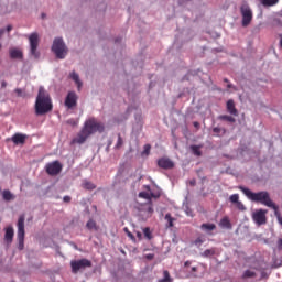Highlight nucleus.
Listing matches in <instances>:
<instances>
[{"label":"nucleus","instance_id":"obj_35","mask_svg":"<svg viewBox=\"0 0 282 282\" xmlns=\"http://www.w3.org/2000/svg\"><path fill=\"white\" fill-rule=\"evenodd\" d=\"M124 142L122 141V137L120 134H118V140H117V144H116V149H120V147H122Z\"/></svg>","mask_w":282,"mask_h":282},{"label":"nucleus","instance_id":"obj_26","mask_svg":"<svg viewBox=\"0 0 282 282\" xmlns=\"http://www.w3.org/2000/svg\"><path fill=\"white\" fill-rule=\"evenodd\" d=\"M261 3L265 8H270L272 6H276V3H279V0H262Z\"/></svg>","mask_w":282,"mask_h":282},{"label":"nucleus","instance_id":"obj_9","mask_svg":"<svg viewBox=\"0 0 282 282\" xmlns=\"http://www.w3.org/2000/svg\"><path fill=\"white\" fill-rule=\"evenodd\" d=\"M240 14L242 17V28H248L252 23V9H250V6L242 4L240 7Z\"/></svg>","mask_w":282,"mask_h":282},{"label":"nucleus","instance_id":"obj_18","mask_svg":"<svg viewBox=\"0 0 282 282\" xmlns=\"http://www.w3.org/2000/svg\"><path fill=\"white\" fill-rule=\"evenodd\" d=\"M69 78L74 80L75 85H77V88L80 90V87H83V82H80L78 74L76 72H72Z\"/></svg>","mask_w":282,"mask_h":282},{"label":"nucleus","instance_id":"obj_34","mask_svg":"<svg viewBox=\"0 0 282 282\" xmlns=\"http://www.w3.org/2000/svg\"><path fill=\"white\" fill-rule=\"evenodd\" d=\"M170 281H171V274L169 273V271H164L162 282H170Z\"/></svg>","mask_w":282,"mask_h":282},{"label":"nucleus","instance_id":"obj_47","mask_svg":"<svg viewBox=\"0 0 282 282\" xmlns=\"http://www.w3.org/2000/svg\"><path fill=\"white\" fill-rule=\"evenodd\" d=\"M7 32H12V25H11V24H9V25L7 26Z\"/></svg>","mask_w":282,"mask_h":282},{"label":"nucleus","instance_id":"obj_44","mask_svg":"<svg viewBox=\"0 0 282 282\" xmlns=\"http://www.w3.org/2000/svg\"><path fill=\"white\" fill-rule=\"evenodd\" d=\"M213 131H214V133H221V129H220V128H217V127L214 128Z\"/></svg>","mask_w":282,"mask_h":282},{"label":"nucleus","instance_id":"obj_8","mask_svg":"<svg viewBox=\"0 0 282 282\" xmlns=\"http://www.w3.org/2000/svg\"><path fill=\"white\" fill-rule=\"evenodd\" d=\"M143 188H145V191L148 192H140L139 197L140 199H147L149 204H151L152 202L151 199H160V197L162 196V193L160 192V189H158L156 192H153L150 185H144Z\"/></svg>","mask_w":282,"mask_h":282},{"label":"nucleus","instance_id":"obj_39","mask_svg":"<svg viewBox=\"0 0 282 282\" xmlns=\"http://www.w3.org/2000/svg\"><path fill=\"white\" fill-rule=\"evenodd\" d=\"M202 243H204V239H202V238H197V239L194 241V246H202Z\"/></svg>","mask_w":282,"mask_h":282},{"label":"nucleus","instance_id":"obj_43","mask_svg":"<svg viewBox=\"0 0 282 282\" xmlns=\"http://www.w3.org/2000/svg\"><path fill=\"white\" fill-rule=\"evenodd\" d=\"M278 250H282V238L278 240Z\"/></svg>","mask_w":282,"mask_h":282},{"label":"nucleus","instance_id":"obj_36","mask_svg":"<svg viewBox=\"0 0 282 282\" xmlns=\"http://www.w3.org/2000/svg\"><path fill=\"white\" fill-rule=\"evenodd\" d=\"M236 206H237L238 210H246V205H243V203H241L240 200H238V203H236Z\"/></svg>","mask_w":282,"mask_h":282},{"label":"nucleus","instance_id":"obj_38","mask_svg":"<svg viewBox=\"0 0 282 282\" xmlns=\"http://www.w3.org/2000/svg\"><path fill=\"white\" fill-rule=\"evenodd\" d=\"M67 124H72V127H76L78 124V121H76L74 119H69V120H67Z\"/></svg>","mask_w":282,"mask_h":282},{"label":"nucleus","instance_id":"obj_10","mask_svg":"<svg viewBox=\"0 0 282 282\" xmlns=\"http://www.w3.org/2000/svg\"><path fill=\"white\" fill-rule=\"evenodd\" d=\"M45 171L47 175H51L52 177H54L61 174V171H63V164H61L58 161H53L46 164Z\"/></svg>","mask_w":282,"mask_h":282},{"label":"nucleus","instance_id":"obj_23","mask_svg":"<svg viewBox=\"0 0 282 282\" xmlns=\"http://www.w3.org/2000/svg\"><path fill=\"white\" fill-rule=\"evenodd\" d=\"M86 228L88 230H98V225H96V221L94 219H89L86 224Z\"/></svg>","mask_w":282,"mask_h":282},{"label":"nucleus","instance_id":"obj_21","mask_svg":"<svg viewBox=\"0 0 282 282\" xmlns=\"http://www.w3.org/2000/svg\"><path fill=\"white\" fill-rule=\"evenodd\" d=\"M202 230H206L207 232H210L217 228L215 224H203L200 226Z\"/></svg>","mask_w":282,"mask_h":282},{"label":"nucleus","instance_id":"obj_19","mask_svg":"<svg viewBox=\"0 0 282 282\" xmlns=\"http://www.w3.org/2000/svg\"><path fill=\"white\" fill-rule=\"evenodd\" d=\"M219 226L220 228H227V230H230V228H232V224H230V219L228 217L221 218Z\"/></svg>","mask_w":282,"mask_h":282},{"label":"nucleus","instance_id":"obj_48","mask_svg":"<svg viewBox=\"0 0 282 282\" xmlns=\"http://www.w3.org/2000/svg\"><path fill=\"white\" fill-rule=\"evenodd\" d=\"M15 94H18V96H21V88H17Z\"/></svg>","mask_w":282,"mask_h":282},{"label":"nucleus","instance_id":"obj_3","mask_svg":"<svg viewBox=\"0 0 282 282\" xmlns=\"http://www.w3.org/2000/svg\"><path fill=\"white\" fill-rule=\"evenodd\" d=\"M239 191L250 199V202H256V204H262V206H267L268 208H275L276 204L270 197V193L267 191L253 193L248 187L240 186Z\"/></svg>","mask_w":282,"mask_h":282},{"label":"nucleus","instance_id":"obj_15","mask_svg":"<svg viewBox=\"0 0 282 282\" xmlns=\"http://www.w3.org/2000/svg\"><path fill=\"white\" fill-rule=\"evenodd\" d=\"M227 111H228V113H230V116H239V111L235 107V100L229 99L227 101Z\"/></svg>","mask_w":282,"mask_h":282},{"label":"nucleus","instance_id":"obj_32","mask_svg":"<svg viewBox=\"0 0 282 282\" xmlns=\"http://www.w3.org/2000/svg\"><path fill=\"white\" fill-rule=\"evenodd\" d=\"M151 153V144H145L142 155H149Z\"/></svg>","mask_w":282,"mask_h":282},{"label":"nucleus","instance_id":"obj_42","mask_svg":"<svg viewBox=\"0 0 282 282\" xmlns=\"http://www.w3.org/2000/svg\"><path fill=\"white\" fill-rule=\"evenodd\" d=\"M149 204H150V206L148 207V213L150 215H152V213H153V200L151 203H149Z\"/></svg>","mask_w":282,"mask_h":282},{"label":"nucleus","instance_id":"obj_52","mask_svg":"<svg viewBox=\"0 0 282 282\" xmlns=\"http://www.w3.org/2000/svg\"><path fill=\"white\" fill-rule=\"evenodd\" d=\"M224 83H229L228 78H225V79H224Z\"/></svg>","mask_w":282,"mask_h":282},{"label":"nucleus","instance_id":"obj_33","mask_svg":"<svg viewBox=\"0 0 282 282\" xmlns=\"http://www.w3.org/2000/svg\"><path fill=\"white\" fill-rule=\"evenodd\" d=\"M197 267H192L191 268V270L188 271L189 272V274L192 275V276H194V279H197Z\"/></svg>","mask_w":282,"mask_h":282},{"label":"nucleus","instance_id":"obj_49","mask_svg":"<svg viewBox=\"0 0 282 282\" xmlns=\"http://www.w3.org/2000/svg\"><path fill=\"white\" fill-rule=\"evenodd\" d=\"M137 237H138V239H142V234L141 232H137Z\"/></svg>","mask_w":282,"mask_h":282},{"label":"nucleus","instance_id":"obj_28","mask_svg":"<svg viewBox=\"0 0 282 282\" xmlns=\"http://www.w3.org/2000/svg\"><path fill=\"white\" fill-rule=\"evenodd\" d=\"M143 235L145 239H149V240L153 239V236L151 235V229L149 227H145L143 229Z\"/></svg>","mask_w":282,"mask_h":282},{"label":"nucleus","instance_id":"obj_54","mask_svg":"<svg viewBox=\"0 0 282 282\" xmlns=\"http://www.w3.org/2000/svg\"><path fill=\"white\" fill-rule=\"evenodd\" d=\"M191 184L194 186V185H195V182H191Z\"/></svg>","mask_w":282,"mask_h":282},{"label":"nucleus","instance_id":"obj_37","mask_svg":"<svg viewBox=\"0 0 282 282\" xmlns=\"http://www.w3.org/2000/svg\"><path fill=\"white\" fill-rule=\"evenodd\" d=\"M124 231L127 232L128 237H129L132 241H135V236H133V234H132L131 231H129L128 228H126Z\"/></svg>","mask_w":282,"mask_h":282},{"label":"nucleus","instance_id":"obj_12","mask_svg":"<svg viewBox=\"0 0 282 282\" xmlns=\"http://www.w3.org/2000/svg\"><path fill=\"white\" fill-rule=\"evenodd\" d=\"M76 105H78V96L75 91H69L65 99V107H67V109H74Z\"/></svg>","mask_w":282,"mask_h":282},{"label":"nucleus","instance_id":"obj_45","mask_svg":"<svg viewBox=\"0 0 282 282\" xmlns=\"http://www.w3.org/2000/svg\"><path fill=\"white\" fill-rule=\"evenodd\" d=\"M1 87H2V89L8 87V83H6V80L1 82Z\"/></svg>","mask_w":282,"mask_h":282},{"label":"nucleus","instance_id":"obj_20","mask_svg":"<svg viewBox=\"0 0 282 282\" xmlns=\"http://www.w3.org/2000/svg\"><path fill=\"white\" fill-rule=\"evenodd\" d=\"M2 197L4 199V202H12V199H14V195H12V192L6 189L2 193Z\"/></svg>","mask_w":282,"mask_h":282},{"label":"nucleus","instance_id":"obj_51","mask_svg":"<svg viewBox=\"0 0 282 282\" xmlns=\"http://www.w3.org/2000/svg\"><path fill=\"white\" fill-rule=\"evenodd\" d=\"M228 89H232V85L228 84L227 85Z\"/></svg>","mask_w":282,"mask_h":282},{"label":"nucleus","instance_id":"obj_14","mask_svg":"<svg viewBox=\"0 0 282 282\" xmlns=\"http://www.w3.org/2000/svg\"><path fill=\"white\" fill-rule=\"evenodd\" d=\"M9 56L13 61H23V51L21 48L11 47L9 50Z\"/></svg>","mask_w":282,"mask_h":282},{"label":"nucleus","instance_id":"obj_40","mask_svg":"<svg viewBox=\"0 0 282 282\" xmlns=\"http://www.w3.org/2000/svg\"><path fill=\"white\" fill-rule=\"evenodd\" d=\"M145 259H148V261H152V259H155V254L148 253V254H145Z\"/></svg>","mask_w":282,"mask_h":282},{"label":"nucleus","instance_id":"obj_17","mask_svg":"<svg viewBox=\"0 0 282 282\" xmlns=\"http://www.w3.org/2000/svg\"><path fill=\"white\" fill-rule=\"evenodd\" d=\"M4 239L7 243H11L12 239H14V229L12 227L6 229Z\"/></svg>","mask_w":282,"mask_h":282},{"label":"nucleus","instance_id":"obj_22","mask_svg":"<svg viewBox=\"0 0 282 282\" xmlns=\"http://www.w3.org/2000/svg\"><path fill=\"white\" fill-rule=\"evenodd\" d=\"M202 145H191V151L194 155H197V158L202 156Z\"/></svg>","mask_w":282,"mask_h":282},{"label":"nucleus","instance_id":"obj_1","mask_svg":"<svg viewBox=\"0 0 282 282\" xmlns=\"http://www.w3.org/2000/svg\"><path fill=\"white\" fill-rule=\"evenodd\" d=\"M105 131V124L98 122L96 119L90 118L85 121L83 129L77 134V138L73 139L74 144H85L87 142V138L89 135H94V133H102Z\"/></svg>","mask_w":282,"mask_h":282},{"label":"nucleus","instance_id":"obj_7","mask_svg":"<svg viewBox=\"0 0 282 282\" xmlns=\"http://www.w3.org/2000/svg\"><path fill=\"white\" fill-rule=\"evenodd\" d=\"M70 268L73 274H78L80 270H85L86 268H91V260L88 259H80V260H72Z\"/></svg>","mask_w":282,"mask_h":282},{"label":"nucleus","instance_id":"obj_29","mask_svg":"<svg viewBox=\"0 0 282 282\" xmlns=\"http://www.w3.org/2000/svg\"><path fill=\"white\" fill-rule=\"evenodd\" d=\"M219 120H226L227 122H235V117H231L228 115H221L219 116Z\"/></svg>","mask_w":282,"mask_h":282},{"label":"nucleus","instance_id":"obj_50","mask_svg":"<svg viewBox=\"0 0 282 282\" xmlns=\"http://www.w3.org/2000/svg\"><path fill=\"white\" fill-rule=\"evenodd\" d=\"M188 265H191V261L185 262V268H188Z\"/></svg>","mask_w":282,"mask_h":282},{"label":"nucleus","instance_id":"obj_25","mask_svg":"<svg viewBox=\"0 0 282 282\" xmlns=\"http://www.w3.org/2000/svg\"><path fill=\"white\" fill-rule=\"evenodd\" d=\"M83 188H85L86 191H94L96 188V185L89 181H84Z\"/></svg>","mask_w":282,"mask_h":282},{"label":"nucleus","instance_id":"obj_6","mask_svg":"<svg viewBox=\"0 0 282 282\" xmlns=\"http://www.w3.org/2000/svg\"><path fill=\"white\" fill-rule=\"evenodd\" d=\"M29 42L31 56L35 59L41 58V53L39 52V33H31L29 35Z\"/></svg>","mask_w":282,"mask_h":282},{"label":"nucleus","instance_id":"obj_30","mask_svg":"<svg viewBox=\"0 0 282 282\" xmlns=\"http://www.w3.org/2000/svg\"><path fill=\"white\" fill-rule=\"evenodd\" d=\"M231 204H239V194H234L229 197Z\"/></svg>","mask_w":282,"mask_h":282},{"label":"nucleus","instance_id":"obj_13","mask_svg":"<svg viewBox=\"0 0 282 282\" xmlns=\"http://www.w3.org/2000/svg\"><path fill=\"white\" fill-rule=\"evenodd\" d=\"M158 166L160 169H164L165 171H169L175 167V163L171 159L163 156L158 160Z\"/></svg>","mask_w":282,"mask_h":282},{"label":"nucleus","instance_id":"obj_16","mask_svg":"<svg viewBox=\"0 0 282 282\" xmlns=\"http://www.w3.org/2000/svg\"><path fill=\"white\" fill-rule=\"evenodd\" d=\"M25 138H28L25 134L15 133L11 140L13 144H25Z\"/></svg>","mask_w":282,"mask_h":282},{"label":"nucleus","instance_id":"obj_41","mask_svg":"<svg viewBox=\"0 0 282 282\" xmlns=\"http://www.w3.org/2000/svg\"><path fill=\"white\" fill-rule=\"evenodd\" d=\"M63 202H65V204H69V202H72V196H64Z\"/></svg>","mask_w":282,"mask_h":282},{"label":"nucleus","instance_id":"obj_24","mask_svg":"<svg viewBox=\"0 0 282 282\" xmlns=\"http://www.w3.org/2000/svg\"><path fill=\"white\" fill-rule=\"evenodd\" d=\"M257 276V272L252 270H246L242 274V279H254Z\"/></svg>","mask_w":282,"mask_h":282},{"label":"nucleus","instance_id":"obj_53","mask_svg":"<svg viewBox=\"0 0 282 282\" xmlns=\"http://www.w3.org/2000/svg\"><path fill=\"white\" fill-rule=\"evenodd\" d=\"M42 19H45V13H42Z\"/></svg>","mask_w":282,"mask_h":282},{"label":"nucleus","instance_id":"obj_27","mask_svg":"<svg viewBox=\"0 0 282 282\" xmlns=\"http://www.w3.org/2000/svg\"><path fill=\"white\" fill-rule=\"evenodd\" d=\"M165 220L167 221L166 228H173V221H175V218H173L171 214L165 215Z\"/></svg>","mask_w":282,"mask_h":282},{"label":"nucleus","instance_id":"obj_31","mask_svg":"<svg viewBox=\"0 0 282 282\" xmlns=\"http://www.w3.org/2000/svg\"><path fill=\"white\" fill-rule=\"evenodd\" d=\"M215 254V249H207L203 252V257H213Z\"/></svg>","mask_w":282,"mask_h":282},{"label":"nucleus","instance_id":"obj_2","mask_svg":"<svg viewBox=\"0 0 282 282\" xmlns=\"http://www.w3.org/2000/svg\"><path fill=\"white\" fill-rule=\"evenodd\" d=\"M52 109H54L52 97H50V93L41 86L35 101V113L36 116H45V113H50Z\"/></svg>","mask_w":282,"mask_h":282},{"label":"nucleus","instance_id":"obj_4","mask_svg":"<svg viewBox=\"0 0 282 282\" xmlns=\"http://www.w3.org/2000/svg\"><path fill=\"white\" fill-rule=\"evenodd\" d=\"M18 249L25 248V214L20 215L18 219Z\"/></svg>","mask_w":282,"mask_h":282},{"label":"nucleus","instance_id":"obj_11","mask_svg":"<svg viewBox=\"0 0 282 282\" xmlns=\"http://www.w3.org/2000/svg\"><path fill=\"white\" fill-rule=\"evenodd\" d=\"M268 215L267 209H259L252 215L253 221L257 224V226H264V224H268Z\"/></svg>","mask_w":282,"mask_h":282},{"label":"nucleus","instance_id":"obj_5","mask_svg":"<svg viewBox=\"0 0 282 282\" xmlns=\"http://www.w3.org/2000/svg\"><path fill=\"white\" fill-rule=\"evenodd\" d=\"M52 52L55 54L56 58L63 61L67 56V46L61 37H56L52 45Z\"/></svg>","mask_w":282,"mask_h":282},{"label":"nucleus","instance_id":"obj_46","mask_svg":"<svg viewBox=\"0 0 282 282\" xmlns=\"http://www.w3.org/2000/svg\"><path fill=\"white\" fill-rule=\"evenodd\" d=\"M193 126L195 127V129H199V122L194 121V122H193Z\"/></svg>","mask_w":282,"mask_h":282}]
</instances>
